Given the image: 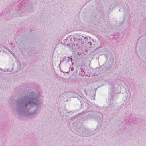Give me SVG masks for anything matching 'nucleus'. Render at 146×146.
<instances>
[{
  "label": "nucleus",
  "instance_id": "nucleus-1",
  "mask_svg": "<svg viewBox=\"0 0 146 146\" xmlns=\"http://www.w3.org/2000/svg\"><path fill=\"white\" fill-rule=\"evenodd\" d=\"M41 104L38 93L36 91L30 92L18 97L15 101L12 108L14 112L21 116L33 118L38 113Z\"/></svg>",
  "mask_w": 146,
  "mask_h": 146
},
{
  "label": "nucleus",
  "instance_id": "nucleus-2",
  "mask_svg": "<svg viewBox=\"0 0 146 146\" xmlns=\"http://www.w3.org/2000/svg\"><path fill=\"white\" fill-rule=\"evenodd\" d=\"M79 114V115H81L82 117L84 116L83 118H84V119L88 118L96 119V115H98V117H99V119H97V120L98 121H99L101 120L102 118V113H97L96 111L87 112L85 113H80ZM97 117H98V116Z\"/></svg>",
  "mask_w": 146,
  "mask_h": 146
},
{
  "label": "nucleus",
  "instance_id": "nucleus-3",
  "mask_svg": "<svg viewBox=\"0 0 146 146\" xmlns=\"http://www.w3.org/2000/svg\"><path fill=\"white\" fill-rule=\"evenodd\" d=\"M70 95L71 97H76L78 98L79 97L80 98V96L76 93L74 92H67L63 93L62 94H61L60 97L63 96L64 97V99L65 100V98L66 97H68V96Z\"/></svg>",
  "mask_w": 146,
  "mask_h": 146
},
{
  "label": "nucleus",
  "instance_id": "nucleus-4",
  "mask_svg": "<svg viewBox=\"0 0 146 146\" xmlns=\"http://www.w3.org/2000/svg\"><path fill=\"white\" fill-rule=\"evenodd\" d=\"M124 96L123 100L124 102L123 103L121 104L123 106L126 105L129 100L131 96V93L129 91H125L124 94Z\"/></svg>",
  "mask_w": 146,
  "mask_h": 146
},
{
  "label": "nucleus",
  "instance_id": "nucleus-5",
  "mask_svg": "<svg viewBox=\"0 0 146 146\" xmlns=\"http://www.w3.org/2000/svg\"><path fill=\"white\" fill-rule=\"evenodd\" d=\"M113 96L112 94H109L108 100L110 101L109 103V108L113 107L115 105V102L114 101V102H113Z\"/></svg>",
  "mask_w": 146,
  "mask_h": 146
},
{
  "label": "nucleus",
  "instance_id": "nucleus-6",
  "mask_svg": "<svg viewBox=\"0 0 146 146\" xmlns=\"http://www.w3.org/2000/svg\"><path fill=\"white\" fill-rule=\"evenodd\" d=\"M94 131L88 130V131L87 132H85V136H89L93 135L95 133H94Z\"/></svg>",
  "mask_w": 146,
  "mask_h": 146
},
{
  "label": "nucleus",
  "instance_id": "nucleus-7",
  "mask_svg": "<svg viewBox=\"0 0 146 146\" xmlns=\"http://www.w3.org/2000/svg\"><path fill=\"white\" fill-rule=\"evenodd\" d=\"M113 83H112L111 84V86H113V88H112L111 90L112 91L114 90H116L117 89L116 88L117 87V89H118L119 88V86L118 85L115 84V85L114 86H113Z\"/></svg>",
  "mask_w": 146,
  "mask_h": 146
},
{
  "label": "nucleus",
  "instance_id": "nucleus-8",
  "mask_svg": "<svg viewBox=\"0 0 146 146\" xmlns=\"http://www.w3.org/2000/svg\"><path fill=\"white\" fill-rule=\"evenodd\" d=\"M88 129H87L85 128H83L82 129V131L83 133H82L80 131V133H81V135L83 136H85V132H87L88 131Z\"/></svg>",
  "mask_w": 146,
  "mask_h": 146
},
{
  "label": "nucleus",
  "instance_id": "nucleus-9",
  "mask_svg": "<svg viewBox=\"0 0 146 146\" xmlns=\"http://www.w3.org/2000/svg\"><path fill=\"white\" fill-rule=\"evenodd\" d=\"M33 9V7L31 4H29L28 6L27 7L26 9L28 11H31Z\"/></svg>",
  "mask_w": 146,
  "mask_h": 146
},
{
  "label": "nucleus",
  "instance_id": "nucleus-10",
  "mask_svg": "<svg viewBox=\"0 0 146 146\" xmlns=\"http://www.w3.org/2000/svg\"><path fill=\"white\" fill-rule=\"evenodd\" d=\"M78 98L79 99L80 101V102L81 103H82V98H81V97H80V98L79 97Z\"/></svg>",
  "mask_w": 146,
  "mask_h": 146
},
{
  "label": "nucleus",
  "instance_id": "nucleus-11",
  "mask_svg": "<svg viewBox=\"0 0 146 146\" xmlns=\"http://www.w3.org/2000/svg\"><path fill=\"white\" fill-rule=\"evenodd\" d=\"M70 68V69L71 70V71H73L74 70V68L73 67H71Z\"/></svg>",
  "mask_w": 146,
  "mask_h": 146
},
{
  "label": "nucleus",
  "instance_id": "nucleus-12",
  "mask_svg": "<svg viewBox=\"0 0 146 146\" xmlns=\"http://www.w3.org/2000/svg\"><path fill=\"white\" fill-rule=\"evenodd\" d=\"M118 6V5H116L115 6H114V7H116L117 6Z\"/></svg>",
  "mask_w": 146,
  "mask_h": 146
},
{
  "label": "nucleus",
  "instance_id": "nucleus-13",
  "mask_svg": "<svg viewBox=\"0 0 146 146\" xmlns=\"http://www.w3.org/2000/svg\"><path fill=\"white\" fill-rule=\"evenodd\" d=\"M68 58H69L70 59V60H71V61L72 62V61L73 60L72 58H70V57H68Z\"/></svg>",
  "mask_w": 146,
  "mask_h": 146
},
{
  "label": "nucleus",
  "instance_id": "nucleus-14",
  "mask_svg": "<svg viewBox=\"0 0 146 146\" xmlns=\"http://www.w3.org/2000/svg\"><path fill=\"white\" fill-rule=\"evenodd\" d=\"M19 49H20V50L21 51V52H22V50H21V49L20 48H19Z\"/></svg>",
  "mask_w": 146,
  "mask_h": 146
},
{
  "label": "nucleus",
  "instance_id": "nucleus-15",
  "mask_svg": "<svg viewBox=\"0 0 146 146\" xmlns=\"http://www.w3.org/2000/svg\"><path fill=\"white\" fill-rule=\"evenodd\" d=\"M0 70H1L2 71L3 70L2 69H1V68L0 69Z\"/></svg>",
  "mask_w": 146,
  "mask_h": 146
},
{
  "label": "nucleus",
  "instance_id": "nucleus-16",
  "mask_svg": "<svg viewBox=\"0 0 146 146\" xmlns=\"http://www.w3.org/2000/svg\"><path fill=\"white\" fill-rule=\"evenodd\" d=\"M9 52H10V53L11 54H12V53L11 52H10V51H9Z\"/></svg>",
  "mask_w": 146,
  "mask_h": 146
},
{
  "label": "nucleus",
  "instance_id": "nucleus-17",
  "mask_svg": "<svg viewBox=\"0 0 146 146\" xmlns=\"http://www.w3.org/2000/svg\"><path fill=\"white\" fill-rule=\"evenodd\" d=\"M93 99L94 100V97H93Z\"/></svg>",
  "mask_w": 146,
  "mask_h": 146
},
{
  "label": "nucleus",
  "instance_id": "nucleus-18",
  "mask_svg": "<svg viewBox=\"0 0 146 146\" xmlns=\"http://www.w3.org/2000/svg\"><path fill=\"white\" fill-rule=\"evenodd\" d=\"M68 61H69H69H70V60H69V59H68Z\"/></svg>",
  "mask_w": 146,
  "mask_h": 146
},
{
  "label": "nucleus",
  "instance_id": "nucleus-19",
  "mask_svg": "<svg viewBox=\"0 0 146 146\" xmlns=\"http://www.w3.org/2000/svg\"><path fill=\"white\" fill-rule=\"evenodd\" d=\"M60 64L59 65V66H60Z\"/></svg>",
  "mask_w": 146,
  "mask_h": 146
}]
</instances>
